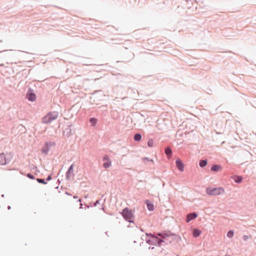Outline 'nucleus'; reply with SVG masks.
Listing matches in <instances>:
<instances>
[{
    "label": "nucleus",
    "instance_id": "nucleus-25",
    "mask_svg": "<svg viewBox=\"0 0 256 256\" xmlns=\"http://www.w3.org/2000/svg\"><path fill=\"white\" fill-rule=\"evenodd\" d=\"M30 170L32 172H34V171L40 172L39 170H38L36 166L34 164H32L31 165H30Z\"/></svg>",
    "mask_w": 256,
    "mask_h": 256
},
{
    "label": "nucleus",
    "instance_id": "nucleus-3",
    "mask_svg": "<svg viewBox=\"0 0 256 256\" xmlns=\"http://www.w3.org/2000/svg\"><path fill=\"white\" fill-rule=\"evenodd\" d=\"M148 238L146 239V242L147 244L154 245L158 246H160L162 243L168 244V242H171V240H163L162 238Z\"/></svg>",
    "mask_w": 256,
    "mask_h": 256
},
{
    "label": "nucleus",
    "instance_id": "nucleus-43",
    "mask_svg": "<svg viewBox=\"0 0 256 256\" xmlns=\"http://www.w3.org/2000/svg\"><path fill=\"white\" fill-rule=\"evenodd\" d=\"M105 201H106V199H104V200L103 204H104V202H105ZM102 205H104V204H102Z\"/></svg>",
    "mask_w": 256,
    "mask_h": 256
},
{
    "label": "nucleus",
    "instance_id": "nucleus-47",
    "mask_svg": "<svg viewBox=\"0 0 256 256\" xmlns=\"http://www.w3.org/2000/svg\"><path fill=\"white\" fill-rule=\"evenodd\" d=\"M225 256H230V255H226Z\"/></svg>",
    "mask_w": 256,
    "mask_h": 256
},
{
    "label": "nucleus",
    "instance_id": "nucleus-39",
    "mask_svg": "<svg viewBox=\"0 0 256 256\" xmlns=\"http://www.w3.org/2000/svg\"><path fill=\"white\" fill-rule=\"evenodd\" d=\"M86 208H89L90 206H86Z\"/></svg>",
    "mask_w": 256,
    "mask_h": 256
},
{
    "label": "nucleus",
    "instance_id": "nucleus-26",
    "mask_svg": "<svg viewBox=\"0 0 256 256\" xmlns=\"http://www.w3.org/2000/svg\"><path fill=\"white\" fill-rule=\"evenodd\" d=\"M36 181L42 184H47V182L46 181V180L44 178H37L36 179Z\"/></svg>",
    "mask_w": 256,
    "mask_h": 256
},
{
    "label": "nucleus",
    "instance_id": "nucleus-14",
    "mask_svg": "<svg viewBox=\"0 0 256 256\" xmlns=\"http://www.w3.org/2000/svg\"><path fill=\"white\" fill-rule=\"evenodd\" d=\"M164 152L168 159L170 158L172 156V150L170 146H168L164 148Z\"/></svg>",
    "mask_w": 256,
    "mask_h": 256
},
{
    "label": "nucleus",
    "instance_id": "nucleus-30",
    "mask_svg": "<svg viewBox=\"0 0 256 256\" xmlns=\"http://www.w3.org/2000/svg\"><path fill=\"white\" fill-rule=\"evenodd\" d=\"M26 176H27V177H28V178H30V179H32V180H34L36 178L35 176L30 173L28 174H26Z\"/></svg>",
    "mask_w": 256,
    "mask_h": 256
},
{
    "label": "nucleus",
    "instance_id": "nucleus-15",
    "mask_svg": "<svg viewBox=\"0 0 256 256\" xmlns=\"http://www.w3.org/2000/svg\"><path fill=\"white\" fill-rule=\"evenodd\" d=\"M145 204H146L147 208L150 211H153L154 210V205L150 200H146Z\"/></svg>",
    "mask_w": 256,
    "mask_h": 256
},
{
    "label": "nucleus",
    "instance_id": "nucleus-38",
    "mask_svg": "<svg viewBox=\"0 0 256 256\" xmlns=\"http://www.w3.org/2000/svg\"><path fill=\"white\" fill-rule=\"evenodd\" d=\"M74 198H76H76H78L77 196H74Z\"/></svg>",
    "mask_w": 256,
    "mask_h": 256
},
{
    "label": "nucleus",
    "instance_id": "nucleus-29",
    "mask_svg": "<svg viewBox=\"0 0 256 256\" xmlns=\"http://www.w3.org/2000/svg\"><path fill=\"white\" fill-rule=\"evenodd\" d=\"M142 161L144 162L146 160V161L154 163V160H153L150 159L149 158H148L147 157H144V158H142Z\"/></svg>",
    "mask_w": 256,
    "mask_h": 256
},
{
    "label": "nucleus",
    "instance_id": "nucleus-36",
    "mask_svg": "<svg viewBox=\"0 0 256 256\" xmlns=\"http://www.w3.org/2000/svg\"><path fill=\"white\" fill-rule=\"evenodd\" d=\"M82 206V203H80V208H83Z\"/></svg>",
    "mask_w": 256,
    "mask_h": 256
},
{
    "label": "nucleus",
    "instance_id": "nucleus-16",
    "mask_svg": "<svg viewBox=\"0 0 256 256\" xmlns=\"http://www.w3.org/2000/svg\"><path fill=\"white\" fill-rule=\"evenodd\" d=\"M52 122L48 113L42 118V122L45 124H50Z\"/></svg>",
    "mask_w": 256,
    "mask_h": 256
},
{
    "label": "nucleus",
    "instance_id": "nucleus-34",
    "mask_svg": "<svg viewBox=\"0 0 256 256\" xmlns=\"http://www.w3.org/2000/svg\"><path fill=\"white\" fill-rule=\"evenodd\" d=\"M154 247H151V246L149 247V249H150V250H154Z\"/></svg>",
    "mask_w": 256,
    "mask_h": 256
},
{
    "label": "nucleus",
    "instance_id": "nucleus-13",
    "mask_svg": "<svg viewBox=\"0 0 256 256\" xmlns=\"http://www.w3.org/2000/svg\"><path fill=\"white\" fill-rule=\"evenodd\" d=\"M8 164L6 159V156L4 153L0 154V165H5Z\"/></svg>",
    "mask_w": 256,
    "mask_h": 256
},
{
    "label": "nucleus",
    "instance_id": "nucleus-9",
    "mask_svg": "<svg viewBox=\"0 0 256 256\" xmlns=\"http://www.w3.org/2000/svg\"><path fill=\"white\" fill-rule=\"evenodd\" d=\"M198 215L196 212H192L187 214L186 218V222H190V221L194 220L198 217Z\"/></svg>",
    "mask_w": 256,
    "mask_h": 256
},
{
    "label": "nucleus",
    "instance_id": "nucleus-40",
    "mask_svg": "<svg viewBox=\"0 0 256 256\" xmlns=\"http://www.w3.org/2000/svg\"><path fill=\"white\" fill-rule=\"evenodd\" d=\"M140 230L142 232H144V230H143L142 228H140Z\"/></svg>",
    "mask_w": 256,
    "mask_h": 256
},
{
    "label": "nucleus",
    "instance_id": "nucleus-41",
    "mask_svg": "<svg viewBox=\"0 0 256 256\" xmlns=\"http://www.w3.org/2000/svg\"><path fill=\"white\" fill-rule=\"evenodd\" d=\"M78 201L80 202H81L82 200H81V199H79Z\"/></svg>",
    "mask_w": 256,
    "mask_h": 256
},
{
    "label": "nucleus",
    "instance_id": "nucleus-10",
    "mask_svg": "<svg viewBox=\"0 0 256 256\" xmlns=\"http://www.w3.org/2000/svg\"><path fill=\"white\" fill-rule=\"evenodd\" d=\"M102 160L104 161H106L103 164V166L105 168H108L110 166L112 162L108 155H104L102 158Z\"/></svg>",
    "mask_w": 256,
    "mask_h": 256
},
{
    "label": "nucleus",
    "instance_id": "nucleus-27",
    "mask_svg": "<svg viewBox=\"0 0 256 256\" xmlns=\"http://www.w3.org/2000/svg\"><path fill=\"white\" fill-rule=\"evenodd\" d=\"M234 232L233 230H230L228 231V232H227V236L229 238H232L234 236Z\"/></svg>",
    "mask_w": 256,
    "mask_h": 256
},
{
    "label": "nucleus",
    "instance_id": "nucleus-33",
    "mask_svg": "<svg viewBox=\"0 0 256 256\" xmlns=\"http://www.w3.org/2000/svg\"><path fill=\"white\" fill-rule=\"evenodd\" d=\"M248 236H246V235H244V236H243V240H244V241H246L248 240Z\"/></svg>",
    "mask_w": 256,
    "mask_h": 256
},
{
    "label": "nucleus",
    "instance_id": "nucleus-6",
    "mask_svg": "<svg viewBox=\"0 0 256 256\" xmlns=\"http://www.w3.org/2000/svg\"><path fill=\"white\" fill-rule=\"evenodd\" d=\"M26 98L30 102H33L36 100V94L34 90L29 88L26 94Z\"/></svg>",
    "mask_w": 256,
    "mask_h": 256
},
{
    "label": "nucleus",
    "instance_id": "nucleus-45",
    "mask_svg": "<svg viewBox=\"0 0 256 256\" xmlns=\"http://www.w3.org/2000/svg\"><path fill=\"white\" fill-rule=\"evenodd\" d=\"M102 210H104V207H102Z\"/></svg>",
    "mask_w": 256,
    "mask_h": 256
},
{
    "label": "nucleus",
    "instance_id": "nucleus-37",
    "mask_svg": "<svg viewBox=\"0 0 256 256\" xmlns=\"http://www.w3.org/2000/svg\"><path fill=\"white\" fill-rule=\"evenodd\" d=\"M10 208H11L10 206H8V210H10Z\"/></svg>",
    "mask_w": 256,
    "mask_h": 256
},
{
    "label": "nucleus",
    "instance_id": "nucleus-44",
    "mask_svg": "<svg viewBox=\"0 0 256 256\" xmlns=\"http://www.w3.org/2000/svg\"><path fill=\"white\" fill-rule=\"evenodd\" d=\"M2 197H4V194H2Z\"/></svg>",
    "mask_w": 256,
    "mask_h": 256
},
{
    "label": "nucleus",
    "instance_id": "nucleus-32",
    "mask_svg": "<svg viewBox=\"0 0 256 256\" xmlns=\"http://www.w3.org/2000/svg\"><path fill=\"white\" fill-rule=\"evenodd\" d=\"M52 174H49L46 178V181H50L52 179Z\"/></svg>",
    "mask_w": 256,
    "mask_h": 256
},
{
    "label": "nucleus",
    "instance_id": "nucleus-18",
    "mask_svg": "<svg viewBox=\"0 0 256 256\" xmlns=\"http://www.w3.org/2000/svg\"><path fill=\"white\" fill-rule=\"evenodd\" d=\"M17 129H18V132L20 134L25 133L26 132V128L24 126L23 124H20L18 126H17Z\"/></svg>",
    "mask_w": 256,
    "mask_h": 256
},
{
    "label": "nucleus",
    "instance_id": "nucleus-20",
    "mask_svg": "<svg viewBox=\"0 0 256 256\" xmlns=\"http://www.w3.org/2000/svg\"><path fill=\"white\" fill-rule=\"evenodd\" d=\"M232 178L236 184H240L242 180V177L240 176L234 175L232 176Z\"/></svg>",
    "mask_w": 256,
    "mask_h": 256
},
{
    "label": "nucleus",
    "instance_id": "nucleus-17",
    "mask_svg": "<svg viewBox=\"0 0 256 256\" xmlns=\"http://www.w3.org/2000/svg\"><path fill=\"white\" fill-rule=\"evenodd\" d=\"M222 169V166L217 164H214L210 168V170L212 172H218Z\"/></svg>",
    "mask_w": 256,
    "mask_h": 256
},
{
    "label": "nucleus",
    "instance_id": "nucleus-12",
    "mask_svg": "<svg viewBox=\"0 0 256 256\" xmlns=\"http://www.w3.org/2000/svg\"><path fill=\"white\" fill-rule=\"evenodd\" d=\"M50 118L52 119V120H56L58 116V112L56 111H53L48 112Z\"/></svg>",
    "mask_w": 256,
    "mask_h": 256
},
{
    "label": "nucleus",
    "instance_id": "nucleus-21",
    "mask_svg": "<svg viewBox=\"0 0 256 256\" xmlns=\"http://www.w3.org/2000/svg\"><path fill=\"white\" fill-rule=\"evenodd\" d=\"M208 164V160L206 159L200 160L199 162V166L201 168H204Z\"/></svg>",
    "mask_w": 256,
    "mask_h": 256
},
{
    "label": "nucleus",
    "instance_id": "nucleus-2",
    "mask_svg": "<svg viewBox=\"0 0 256 256\" xmlns=\"http://www.w3.org/2000/svg\"><path fill=\"white\" fill-rule=\"evenodd\" d=\"M120 214L125 220L130 223L134 222V216L131 210L127 207L125 208L122 210Z\"/></svg>",
    "mask_w": 256,
    "mask_h": 256
},
{
    "label": "nucleus",
    "instance_id": "nucleus-19",
    "mask_svg": "<svg viewBox=\"0 0 256 256\" xmlns=\"http://www.w3.org/2000/svg\"><path fill=\"white\" fill-rule=\"evenodd\" d=\"M202 232L200 230L197 228H194L192 230V236L195 238H198L201 234Z\"/></svg>",
    "mask_w": 256,
    "mask_h": 256
},
{
    "label": "nucleus",
    "instance_id": "nucleus-23",
    "mask_svg": "<svg viewBox=\"0 0 256 256\" xmlns=\"http://www.w3.org/2000/svg\"><path fill=\"white\" fill-rule=\"evenodd\" d=\"M134 139L136 142L140 141L142 139V135L140 133H136L134 135Z\"/></svg>",
    "mask_w": 256,
    "mask_h": 256
},
{
    "label": "nucleus",
    "instance_id": "nucleus-42",
    "mask_svg": "<svg viewBox=\"0 0 256 256\" xmlns=\"http://www.w3.org/2000/svg\"><path fill=\"white\" fill-rule=\"evenodd\" d=\"M216 134H221L222 133H220V132H216Z\"/></svg>",
    "mask_w": 256,
    "mask_h": 256
},
{
    "label": "nucleus",
    "instance_id": "nucleus-11",
    "mask_svg": "<svg viewBox=\"0 0 256 256\" xmlns=\"http://www.w3.org/2000/svg\"><path fill=\"white\" fill-rule=\"evenodd\" d=\"M176 164L177 168L180 172H183L184 170V165L182 160L180 158H177L176 160Z\"/></svg>",
    "mask_w": 256,
    "mask_h": 256
},
{
    "label": "nucleus",
    "instance_id": "nucleus-31",
    "mask_svg": "<svg viewBox=\"0 0 256 256\" xmlns=\"http://www.w3.org/2000/svg\"><path fill=\"white\" fill-rule=\"evenodd\" d=\"M101 200V199L96 200L93 204L94 206H96L97 204H100V201Z\"/></svg>",
    "mask_w": 256,
    "mask_h": 256
},
{
    "label": "nucleus",
    "instance_id": "nucleus-22",
    "mask_svg": "<svg viewBox=\"0 0 256 256\" xmlns=\"http://www.w3.org/2000/svg\"><path fill=\"white\" fill-rule=\"evenodd\" d=\"M89 122L91 124V126H94L98 122V119L95 118H90Z\"/></svg>",
    "mask_w": 256,
    "mask_h": 256
},
{
    "label": "nucleus",
    "instance_id": "nucleus-35",
    "mask_svg": "<svg viewBox=\"0 0 256 256\" xmlns=\"http://www.w3.org/2000/svg\"><path fill=\"white\" fill-rule=\"evenodd\" d=\"M34 174H35L36 175H37V174H38V172H36V171H34Z\"/></svg>",
    "mask_w": 256,
    "mask_h": 256
},
{
    "label": "nucleus",
    "instance_id": "nucleus-46",
    "mask_svg": "<svg viewBox=\"0 0 256 256\" xmlns=\"http://www.w3.org/2000/svg\"><path fill=\"white\" fill-rule=\"evenodd\" d=\"M66 194H69V193H68V192H66Z\"/></svg>",
    "mask_w": 256,
    "mask_h": 256
},
{
    "label": "nucleus",
    "instance_id": "nucleus-1",
    "mask_svg": "<svg viewBox=\"0 0 256 256\" xmlns=\"http://www.w3.org/2000/svg\"><path fill=\"white\" fill-rule=\"evenodd\" d=\"M146 236L150 238H162L163 240H170L169 238L170 236L176 237V235L172 233L170 231H162L161 232H154V233H146Z\"/></svg>",
    "mask_w": 256,
    "mask_h": 256
},
{
    "label": "nucleus",
    "instance_id": "nucleus-4",
    "mask_svg": "<svg viewBox=\"0 0 256 256\" xmlns=\"http://www.w3.org/2000/svg\"><path fill=\"white\" fill-rule=\"evenodd\" d=\"M224 192V190L220 187L210 188L208 187L206 189V193L209 196H216L222 194Z\"/></svg>",
    "mask_w": 256,
    "mask_h": 256
},
{
    "label": "nucleus",
    "instance_id": "nucleus-8",
    "mask_svg": "<svg viewBox=\"0 0 256 256\" xmlns=\"http://www.w3.org/2000/svg\"><path fill=\"white\" fill-rule=\"evenodd\" d=\"M74 165L73 164H72L68 168V171L66 172V180H69L72 177L74 178Z\"/></svg>",
    "mask_w": 256,
    "mask_h": 256
},
{
    "label": "nucleus",
    "instance_id": "nucleus-24",
    "mask_svg": "<svg viewBox=\"0 0 256 256\" xmlns=\"http://www.w3.org/2000/svg\"><path fill=\"white\" fill-rule=\"evenodd\" d=\"M6 159L7 162H8V163H9L10 162V160L13 156V155L12 154L11 152H9V153H6Z\"/></svg>",
    "mask_w": 256,
    "mask_h": 256
},
{
    "label": "nucleus",
    "instance_id": "nucleus-7",
    "mask_svg": "<svg viewBox=\"0 0 256 256\" xmlns=\"http://www.w3.org/2000/svg\"><path fill=\"white\" fill-rule=\"evenodd\" d=\"M72 125H68L63 130V134L67 137L72 135L74 133V130L71 128Z\"/></svg>",
    "mask_w": 256,
    "mask_h": 256
},
{
    "label": "nucleus",
    "instance_id": "nucleus-5",
    "mask_svg": "<svg viewBox=\"0 0 256 256\" xmlns=\"http://www.w3.org/2000/svg\"><path fill=\"white\" fill-rule=\"evenodd\" d=\"M56 145V144L55 142L54 141H49L46 142L44 144V146L41 149L42 153L44 154L45 155H47L50 150V148L52 146H54Z\"/></svg>",
    "mask_w": 256,
    "mask_h": 256
},
{
    "label": "nucleus",
    "instance_id": "nucleus-28",
    "mask_svg": "<svg viewBox=\"0 0 256 256\" xmlns=\"http://www.w3.org/2000/svg\"><path fill=\"white\" fill-rule=\"evenodd\" d=\"M154 140L152 138L150 139L148 142V147L152 148L154 146Z\"/></svg>",
    "mask_w": 256,
    "mask_h": 256
}]
</instances>
